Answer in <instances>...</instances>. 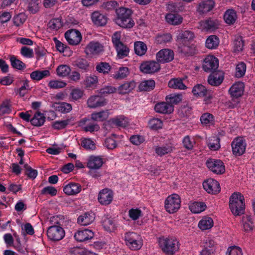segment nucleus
Wrapping results in <instances>:
<instances>
[{"instance_id": "obj_1", "label": "nucleus", "mask_w": 255, "mask_h": 255, "mask_svg": "<svg viewBox=\"0 0 255 255\" xmlns=\"http://www.w3.org/2000/svg\"><path fill=\"white\" fill-rule=\"evenodd\" d=\"M132 10L128 8L121 7L116 9L115 23L123 28L130 29L134 25V22L131 18Z\"/></svg>"}, {"instance_id": "obj_2", "label": "nucleus", "mask_w": 255, "mask_h": 255, "mask_svg": "<svg viewBox=\"0 0 255 255\" xmlns=\"http://www.w3.org/2000/svg\"><path fill=\"white\" fill-rule=\"evenodd\" d=\"M159 245L162 251L167 255H173L179 250L180 244L175 238H161Z\"/></svg>"}, {"instance_id": "obj_3", "label": "nucleus", "mask_w": 255, "mask_h": 255, "mask_svg": "<svg viewBox=\"0 0 255 255\" xmlns=\"http://www.w3.org/2000/svg\"><path fill=\"white\" fill-rule=\"evenodd\" d=\"M244 197L241 193H234L230 198V208L232 213L236 216L244 214L245 204Z\"/></svg>"}, {"instance_id": "obj_4", "label": "nucleus", "mask_w": 255, "mask_h": 255, "mask_svg": "<svg viewBox=\"0 0 255 255\" xmlns=\"http://www.w3.org/2000/svg\"><path fill=\"white\" fill-rule=\"evenodd\" d=\"M244 85L243 82H237L234 84L229 90L230 94L232 97L228 106L230 108L234 109L238 107L240 101L239 98L243 94Z\"/></svg>"}, {"instance_id": "obj_5", "label": "nucleus", "mask_w": 255, "mask_h": 255, "mask_svg": "<svg viewBox=\"0 0 255 255\" xmlns=\"http://www.w3.org/2000/svg\"><path fill=\"white\" fill-rule=\"evenodd\" d=\"M126 244L132 250H139L142 246L141 236L134 232H128L125 235Z\"/></svg>"}, {"instance_id": "obj_6", "label": "nucleus", "mask_w": 255, "mask_h": 255, "mask_svg": "<svg viewBox=\"0 0 255 255\" xmlns=\"http://www.w3.org/2000/svg\"><path fill=\"white\" fill-rule=\"evenodd\" d=\"M181 200L179 196L173 194L169 196L165 201V208L169 213L176 212L180 207Z\"/></svg>"}, {"instance_id": "obj_7", "label": "nucleus", "mask_w": 255, "mask_h": 255, "mask_svg": "<svg viewBox=\"0 0 255 255\" xmlns=\"http://www.w3.org/2000/svg\"><path fill=\"white\" fill-rule=\"evenodd\" d=\"M65 236L64 229L59 225H49V239L53 241L62 240Z\"/></svg>"}, {"instance_id": "obj_8", "label": "nucleus", "mask_w": 255, "mask_h": 255, "mask_svg": "<svg viewBox=\"0 0 255 255\" xmlns=\"http://www.w3.org/2000/svg\"><path fill=\"white\" fill-rule=\"evenodd\" d=\"M218 67V59L214 56H208L204 60L203 68L207 72H216Z\"/></svg>"}, {"instance_id": "obj_9", "label": "nucleus", "mask_w": 255, "mask_h": 255, "mask_svg": "<svg viewBox=\"0 0 255 255\" xmlns=\"http://www.w3.org/2000/svg\"><path fill=\"white\" fill-rule=\"evenodd\" d=\"M206 164L211 171L217 174H223L225 171L224 163L220 160L209 159L207 160Z\"/></svg>"}, {"instance_id": "obj_10", "label": "nucleus", "mask_w": 255, "mask_h": 255, "mask_svg": "<svg viewBox=\"0 0 255 255\" xmlns=\"http://www.w3.org/2000/svg\"><path fill=\"white\" fill-rule=\"evenodd\" d=\"M65 37L69 44L73 45L78 44L81 40L80 32L76 29H69L65 33Z\"/></svg>"}, {"instance_id": "obj_11", "label": "nucleus", "mask_w": 255, "mask_h": 255, "mask_svg": "<svg viewBox=\"0 0 255 255\" xmlns=\"http://www.w3.org/2000/svg\"><path fill=\"white\" fill-rule=\"evenodd\" d=\"M174 54L172 50L163 49L158 52L156 58L158 63H164L171 61L174 59Z\"/></svg>"}, {"instance_id": "obj_12", "label": "nucleus", "mask_w": 255, "mask_h": 255, "mask_svg": "<svg viewBox=\"0 0 255 255\" xmlns=\"http://www.w3.org/2000/svg\"><path fill=\"white\" fill-rule=\"evenodd\" d=\"M204 189L209 193L216 194L221 190L219 183L213 179H208L203 183Z\"/></svg>"}, {"instance_id": "obj_13", "label": "nucleus", "mask_w": 255, "mask_h": 255, "mask_svg": "<svg viewBox=\"0 0 255 255\" xmlns=\"http://www.w3.org/2000/svg\"><path fill=\"white\" fill-rule=\"evenodd\" d=\"M140 69L144 73H154L160 70V65L155 61H146L140 65Z\"/></svg>"}, {"instance_id": "obj_14", "label": "nucleus", "mask_w": 255, "mask_h": 255, "mask_svg": "<svg viewBox=\"0 0 255 255\" xmlns=\"http://www.w3.org/2000/svg\"><path fill=\"white\" fill-rule=\"evenodd\" d=\"M113 192L108 188L101 191L98 195V201L101 204L107 205L110 204L113 199Z\"/></svg>"}, {"instance_id": "obj_15", "label": "nucleus", "mask_w": 255, "mask_h": 255, "mask_svg": "<svg viewBox=\"0 0 255 255\" xmlns=\"http://www.w3.org/2000/svg\"><path fill=\"white\" fill-rule=\"evenodd\" d=\"M246 144L242 138H237L232 143L233 153L236 156H240L245 151Z\"/></svg>"}, {"instance_id": "obj_16", "label": "nucleus", "mask_w": 255, "mask_h": 255, "mask_svg": "<svg viewBox=\"0 0 255 255\" xmlns=\"http://www.w3.org/2000/svg\"><path fill=\"white\" fill-rule=\"evenodd\" d=\"M79 125L80 126H83L84 130L86 132H92L100 129L99 125L92 119H83L79 122Z\"/></svg>"}, {"instance_id": "obj_17", "label": "nucleus", "mask_w": 255, "mask_h": 255, "mask_svg": "<svg viewBox=\"0 0 255 255\" xmlns=\"http://www.w3.org/2000/svg\"><path fill=\"white\" fill-rule=\"evenodd\" d=\"M106 104V100L104 97L100 96H92L87 101L88 107L90 108L103 107Z\"/></svg>"}, {"instance_id": "obj_18", "label": "nucleus", "mask_w": 255, "mask_h": 255, "mask_svg": "<svg viewBox=\"0 0 255 255\" xmlns=\"http://www.w3.org/2000/svg\"><path fill=\"white\" fill-rule=\"evenodd\" d=\"M63 192L68 195H74L79 193L81 190V186L77 183L70 182L63 186Z\"/></svg>"}, {"instance_id": "obj_19", "label": "nucleus", "mask_w": 255, "mask_h": 255, "mask_svg": "<svg viewBox=\"0 0 255 255\" xmlns=\"http://www.w3.org/2000/svg\"><path fill=\"white\" fill-rule=\"evenodd\" d=\"M94 233L90 230H80L75 233L74 238L78 242H82L92 239Z\"/></svg>"}, {"instance_id": "obj_20", "label": "nucleus", "mask_w": 255, "mask_h": 255, "mask_svg": "<svg viewBox=\"0 0 255 255\" xmlns=\"http://www.w3.org/2000/svg\"><path fill=\"white\" fill-rule=\"evenodd\" d=\"M103 51V45L98 42H90L86 47V54H97Z\"/></svg>"}, {"instance_id": "obj_21", "label": "nucleus", "mask_w": 255, "mask_h": 255, "mask_svg": "<svg viewBox=\"0 0 255 255\" xmlns=\"http://www.w3.org/2000/svg\"><path fill=\"white\" fill-rule=\"evenodd\" d=\"M154 110L158 113L171 114L174 111V107L168 103L161 102L155 105Z\"/></svg>"}, {"instance_id": "obj_22", "label": "nucleus", "mask_w": 255, "mask_h": 255, "mask_svg": "<svg viewBox=\"0 0 255 255\" xmlns=\"http://www.w3.org/2000/svg\"><path fill=\"white\" fill-rule=\"evenodd\" d=\"M223 79V73L221 71H216L209 76L208 81L211 85L217 86L222 83Z\"/></svg>"}, {"instance_id": "obj_23", "label": "nucleus", "mask_w": 255, "mask_h": 255, "mask_svg": "<svg viewBox=\"0 0 255 255\" xmlns=\"http://www.w3.org/2000/svg\"><path fill=\"white\" fill-rule=\"evenodd\" d=\"M93 22L97 26H104L107 22V17L99 11H94L91 15Z\"/></svg>"}, {"instance_id": "obj_24", "label": "nucleus", "mask_w": 255, "mask_h": 255, "mask_svg": "<svg viewBox=\"0 0 255 255\" xmlns=\"http://www.w3.org/2000/svg\"><path fill=\"white\" fill-rule=\"evenodd\" d=\"M95 219L94 214L91 212H86L80 215L77 219V223L82 226H87L92 223Z\"/></svg>"}, {"instance_id": "obj_25", "label": "nucleus", "mask_w": 255, "mask_h": 255, "mask_svg": "<svg viewBox=\"0 0 255 255\" xmlns=\"http://www.w3.org/2000/svg\"><path fill=\"white\" fill-rule=\"evenodd\" d=\"M51 107L56 111L62 113H69L72 110L71 105L65 102L53 103L51 105Z\"/></svg>"}, {"instance_id": "obj_26", "label": "nucleus", "mask_w": 255, "mask_h": 255, "mask_svg": "<svg viewBox=\"0 0 255 255\" xmlns=\"http://www.w3.org/2000/svg\"><path fill=\"white\" fill-rule=\"evenodd\" d=\"M215 2L213 0H207L201 2L198 6V10L200 13H207L214 7Z\"/></svg>"}, {"instance_id": "obj_27", "label": "nucleus", "mask_w": 255, "mask_h": 255, "mask_svg": "<svg viewBox=\"0 0 255 255\" xmlns=\"http://www.w3.org/2000/svg\"><path fill=\"white\" fill-rule=\"evenodd\" d=\"M174 148L172 143H167L161 146H156L155 153L160 156H162L166 154L171 153Z\"/></svg>"}, {"instance_id": "obj_28", "label": "nucleus", "mask_w": 255, "mask_h": 255, "mask_svg": "<svg viewBox=\"0 0 255 255\" xmlns=\"http://www.w3.org/2000/svg\"><path fill=\"white\" fill-rule=\"evenodd\" d=\"M136 86L134 81L127 82L119 87L118 91L121 94H126L132 90Z\"/></svg>"}, {"instance_id": "obj_29", "label": "nucleus", "mask_w": 255, "mask_h": 255, "mask_svg": "<svg viewBox=\"0 0 255 255\" xmlns=\"http://www.w3.org/2000/svg\"><path fill=\"white\" fill-rule=\"evenodd\" d=\"M102 223L104 228L107 231L112 232L116 228L114 220L111 217L108 216L104 217Z\"/></svg>"}, {"instance_id": "obj_30", "label": "nucleus", "mask_w": 255, "mask_h": 255, "mask_svg": "<svg viewBox=\"0 0 255 255\" xmlns=\"http://www.w3.org/2000/svg\"><path fill=\"white\" fill-rule=\"evenodd\" d=\"M45 117L43 114L40 112H36L32 118L31 119V124L36 127H39L43 125L45 122Z\"/></svg>"}, {"instance_id": "obj_31", "label": "nucleus", "mask_w": 255, "mask_h": 255, "mask_svg": "<svg viewBox=\"0 0 255 255\" xmlns=\"http://www.w3.org/2000/svg\"><path fill=\"white\" fill-rule=\"evenodd\" d=\"M103 164L101 158L97 156H91L87 163V166L90 169H99Z\"/></svg>"}, {"instance_id": "obj_32", "label": "nucleus", "mask_w": 255, "mask_h": 255, "mask_svg": "<svg viewBox=\"0 0 255 255\" xmlns=\"http://www.w3.org/2000/svg\"><path fill=\"white\" fill-rule=\"evenodd\" d=\"M166 21L172 25H178L182 22V17L175 13H168L165 16Z\"/></svg>"}, {"instance_id": "obj_33", "label": "nucleus", "mask_w": 255, "mask_h": 255, "mask_svg": "<svg viewBox=\"0 0 255 255\" xmlns=\"http://www.w3.org/2000/svg\"><path fill=\"white\" fill-rule=\"evenodd\" d=\"M237 18L236 11L233 9L227 10L224 16L225 22L229 24H233L236 21Z\"/></svg>"}, {"instance_id": "obj_34", "label": "nucleus", "mask_w": 255, "mask_h": 255, "mask_svg": "<svg viewBox=\"0 0 255 255\" xmlns=\"http://www.w3.org/2000/svg\"><path fill=\"white\" fill-rule=\"evenodd\" d=\"M168 86L171 88L180 90H184L187 88L183 84L182 79L179 78H174L170 80L169 81Z\"/></svg>"}, {"instance_id": "obj_35", "label": "nucleus", "mask_w": 255, "mask_h": 255, "mask_svg": "<svg viewBox=\"0 0 255 255\" xmlns=\"http://www.w3.org/2000/svg\"><path fill=\"white\" fill-rule=\"evenodd\" d=\"M194 37V33L189 30L181 31L178 35V39L184 43L193 40Z\"/></svg>"}, {"instance_id": "obj_36", "label": "nucleus", "mask_w": 255, "mask_h": 255, "mask_svg": "<svg viewBox=\"0 0 255 255\" xmlns=\"http://www.w3.org/2000/svg\"><path fill=\"white\" fill-rule=\"evenodd\" d=\"M115 48L117 52V56L120 59H123L128 55L129 49L123 43L115 47Z\"/></svg>"}, {"instance_id": "obj_37", "label": "nucleus", "mask_w": 255, "mask_h": 255, "mask_svg": "<svg viewBox=\"0 0 255 255\" xmlns=\"http://www.w3.org/2000/svg\"><path fill=\"white\" fill-rule=\"evenodd\" d=\"M155 82L153 80H145L139 85L138 88L140 91H149L155 87Z\"/></svg>"}, {"instance_id": "obj_38", "label": "nucleus", "mask_w": 255, "mask_h": 255, "mask_svg": "<svg viewBox=\"0 0 255 255\" xmlns=\"http://www.w3.org/2000/svg\"><path fill=\"white\" fill-rule=\"evenodd\" d=\"M213 224V220L211 218L205 217L199 222L198 226L201 230H206L211 228Z\"/></svg>"}, {"instance_id": "obj_39", "label": "nucleus", "mask_w": 255, "mask_h": 255, "mask_svg": "<svg viewBox=\"0 0 255 255\" xmlns=\"http://www.w3.org/2000/svg\"><path fill=\"white\" fill-rule=\"evenodd\" d=\"M192 93L196 96L203 97L207 95V90L203 85L197 84L193 87Z\"/></svg>"}, {"instance_id": "obj_40", "label": "nucleus", "mask_w": 255, "mask_h": 255, "mask_svg": "<svg viewBox=\"0 0 255 255\" xmlns=\"http://www.w3.org/2000/svg\"><path fill=\"white\" fill-rule=\"evenodd\" d=\"M73 65L78 68L87 71L89 67V63L85 58H78L73 62Z\"/></svg>"}, {"instance_id": "obj_41", "label": "nucleus", "mask_w": 255, "mask_h": 255, "mask_svg": "<svg viewBox=\"0 0 255 255\" xmlns=\"http://www.w3.org/2000/svg\"><path fill=\"white\" fill-rule=\"evenodd\" d=\"M189 208L192 213H199L206 209V205L203 202H195L190 206Z\"/></svg>"}, {"instance_id": "obj_42", "label": "nucleus", "mask_w": 255, "mask_h": 255, "mask_svg": "<svg viewBox=\"0 0 255 255\" xmlns=\"http://www.w3.org/2000/svg\"><path fill=\"white\" fill-rule=\"evenodd\" d=\"M147 50L146 44L141 41H136L134 43L135 53L139 56L143 55Z\"/></svg>"}, {"instance_id": "obj_43", "label": "nucleus", "mask_w": 255, "mask_h": 255, "mask_svg": "<svg viewBox=\"0 0 255 255\" xmlns=\"http://www.w3.org/2000/svg\"><path fill=\"white\" fill-rule=\"evenodd\" d=\"M219 40L216 35L210 36L206 41V46L209 49H215L219 45Z\"/></svg>"}, {"instance_id": "obj_44", "label": "nucleus", "mask_w": 255, "mask_h": 255, "mask_svg": "<svg viewBox=\"0 0 255 255\" xmlns=\"http://www.w3.org/2000/svg\"><path fill=\"white\" fill-rule=\"evenodd\" d=\"M128 68L126 67H121L116 73L113 74V78L117 80H121L127 77L129 74Z\"/></svg>"}, {"instance_id": "obj_45", "label": "nucleus", "mask_w": 255, "mask_h": 255, "mask_svg": "<svg viewBox=\"0 0 255 255\" xmlns=\"http://www.w3.org/2000/svg\"><path fill=\"white\" fill-rule=\"evenodd\" d=\"M11 66L16 69L22 70L25 68V64L21 60L17 59L14 55L10 57Z\"/></svg>"}, {"instance_id": "obj_46", "label": "nucleus", "mask_w": 255, "mask_h": 255, "mask_svg": "<svg viewBox=\"0 0 255 255\" xmlns=\"http://www.w3.org/2000/svg\"><path fill=\"white\" fill-rule=\"evenodd\" d=\"M219 23L216 19H209L204 22L203 26L207 30H214L218 28Z\"/></svg>"}, {"instance_id": "obj_47", "label": "nucleus", "mask_w": 255, "mask_h": 255, "mask_svg": "<svg viewBox=\"0 0 255 255\" xmlns=\"http://www.w3.org/2000/svg\"><path fill=\"white\" fill-rule=\"evenodd\" d=\"M233 50L235 52L242 51L244 46V42L241 36H237L235 38L233 42Z\"/></svg>"}, {"instance_id": "obj_48", "label": "nucleus", "mask_w": 255, "mask_h": 255, "mask_svg": "<svg viewBox=\"0 0 255 255\" xmlns=\"http://www.w3.org/2000/svg\"><path fill=\"white\" fill-rule=\"evenodd\" d=\"M243 227L245 231H250L253 230L254 225L252 218L250 216L246 215L243 218Z\"/></svg>"}, {"instance_id": "obj_49", "label": "nucleus", "mask_w": 255, "mask_h": 255, "mask_svg": "<svg viewBox=\"0 0 255 255\" xmlns=\"http://www.w3.org/2000/svg\"><path fill=\"white\" fill-rule=\"evenodd\" d=\"M166 100L169 104L171 105H176L182 100L181 94H172L168 95L166 97Z\"/></svg>"}, {"instance_id": "obj_50", "label": "nucleus", "mask_w": 255, "mask_h": 255, "mask_svg": "<svg viewBox=\"0 0 255 255\" xmlns=\"http://www.w3.org/2000/svg\"><path fill=\"white\" fill-rule=\"evenodd\" d=\"M108 117V112L104 111L91 114V119L94 121H103L107 119Z\"/></svg>"}, {"instance_id": "obj_51", "label": "nucleus", "mask_w": 255, "mask_h": 255, "mask_svg": "<svg viewBox=\"0 0 255 255\" xmlns=\"http://www.w3.org/2000/svg\"><path fill=\"white\" fill-rule=\"evenodd\" d=\"M48 75V70L34 71L30 74V78L33 80L39 81Z\"/></svg>"}, {"instance_id": "obj_52", "label": "nucleus", "mask_w": 255, "mask_h": 255, "mask_svg": "<svg viewBox=\"0 0 255 255\" xmlns=\"http://www.w3.org/2000/svg\"><path fill=\"white\" fill-rule=\"evenodd\" d=\"M96 69L99 73L106 74L110 71L111 66L108 63L101 62L96 65Z\"/></svg>"}, {"instance_id": "obj_53", "label": "nucleus", "mask_w": 255, "mask_h": 255, "mask_svg": "<svg viewBox=\"0 0 255 255\" xmlns=\"http://www.w3.org/2000/svg\"><path fill=\"white\" fill-rule=\"evenodd\" d=\"M162 121L158 118L151 119L148 122L149 128L154 130L161 128L162 127Z\"/></svg>"}, {"instance_id": "obj_54", "label": "nucleus", "mask_w": 255, "mask_h": 255, "mask_svg": "<svg viewBox=\"0 0 255 255\" xmlns=\"http://www.w3.org/2000/svg\"><path fill=\"white\" fill-rule=\"evenodd\" d=\"M112 123L117 127H126L128 123L124 116H120L112 120Z\"/></svg>"}, {"instance_id": "obj_55", "label": "nucleus", "mask_w": 255, "mask_h": 255, "mask_svg": "<svg viewBox=\"0 0 255 255\" xmlns=\"http://www.w3.org/2000/svg\"><path fill=\"white\" fill-rule=\"evenodd\" d=\"M119 3L115 1V0H111L106 2H104L103 3L102 6L104 9H105L107 10H112L113 9H118Z\"/></svg>"}, {"instance_id": "obj_56", "label": "nucleus", "mask_w": 255, "mask_h": 255, "mask_svg": "<svg viewBox=\"0 0 255 255\" xmlns=\"http://www.w3.org/2000/svg\"><path fill=\"white\" fill-rule=\"evenodd\" d=\"M69 120L56 121L51 124L52 128L54 129L60 130L65 128L68 124Z\"/></svg>"}, {"instance_id": "obj_57", "label": "nucleus", "mask_w": 255, "mask_h": 255, "mask_svg": "<svg viewBox=\"0 0 255 255\" xmlns=\"http://www.w3.org/2000/svg\"><path fill=\"white\" fill-rule=\"evenodd\" d=\"M70 70V67L66 65H60L56 69L57 74L62 77H65L69 75Z\"/></svg>"}, {"instance_id": "obj_58", "label": "nucleus", "mask_w": 255, "mask_h": 255, "mask_svg": "<svg viewBox=\"0 0 255 255\" xmlns=\"http://www.w3.org/2000/svg\"><path fill=\"white\" fill-rule=\"evenodd\" d=\"M98 83V78L96 76H88L86 78L85 85L87 87H95Z\"/></svg>"}, {"instance_id": "obj_59", "label": "nucleus", "mask_w": 255, "mask_h": 255, "mask_svg": "<svg viewBox=\"0 0 255 255\" xmlns=\"http://www.w3.org/2000/svg\"><path fill=\"white\" fill-rule=\"evenodd\" d=\"M24 168L25 171V174L31 179H35L37 175V171L36 170L32 169L27 164L24 165Z\"/></svg>"}, {"instance_id": "obj_60", "label": "nucleus", "mask_w": 255, "mask_h": 255, "mask_svg": "<svg viewBox=\"0 0 255 255\" xmlns=\"http://www.w3.org/2000/svg\"><path fill=\"white\" fill-rule=\"evenodd\" d=\"M236 76L237 77H242L245 74L246 70V65L244 62H241L236 66Z\"/></svg>"}, {"instance_id": "obj_61", "label": "nucleus", "mask_w": 255, "mask_h": 255, "mask_svg": "<svg viewBox=\"0 0 255 255\" xmlns=\"http://www.w3.org/2000/svg\"><path fill=\"white\" fill-rule=\"evenodd\" d=\"M10 101L9 100H4L0 106V115H3L8 114L10 112Z\"/></svg>"}, {"instance_id": "obj_62", "label": "nucleus", "mask_w": 255, "mask_h": 255, "mask_svg": "<svg viewBox=\"0 0 255 255\" xmlns=\"http://www.w3.org/2000/svg\"><path fill=\"white\" fill-rule=\"evenodd\" d=\"M200 121L202 124L208 125L212 124L213 122V116L209 113H205L200 118Z\"/></svg>"}, {"instance_id": "obj_63", "label": "nucleus", "mask_w": 255, "mask_h": 255, "mask_svg": "<svg viewBox=\"0 0 255 255\" xmlns=\"http://www.w3.org/2000/svg\"><path fill=\"white\" fill-rule=\"evenodd\" d=\"M62 26L61 19L54 18L49 21V28L51 29L57 30Z\"/></svg>"}, {"instance_id": "obj_64", "label": "nucleus", "mask_w": 255, "mask_h": 255, "mask_svg": "<svg viewBox=\"0 0 255 255\" xmlns=\"http://www.w3.org/2000/svg\"><path fill=\"white\" fill-rule=\"evenodd\" d=\"M104 145L108 149H114L117 146L116 141L112 137H109L106 139Z\"/></svg>"}]
</instances>
